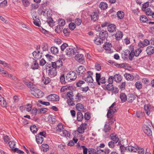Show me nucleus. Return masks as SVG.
Segmentation results:
<instances>
[{
    "mask_svg": "<svg viewBox=\"0 0 154 154\" xmlns=\"http://www.w3.org/2000/svg\"><path fill=\"white\" fill-rule=\"evenodd\" d=\"M146 51L148 55H152L154 53V48L151 46H148L146 48Z\"/></svg>",
    "mask_w": 154,
    "mask_h": 154,
    "instance_id": "18",
    "label": "nucleus"
},
{
    "mask_svg": "<svg viewBox=\"0 0 154 154\" xmlns=\"http://www.w3.org/2000/svg\"><path fill=\"white\" fill-rule=\"evenodd\" d=\"M117 15L119 18L122 19L124 17V13L122 11H119L117 12Z\"/></svg>",
    "mask_w": 154,
    "mask_h": 154,
    "instance_id": "41",
    "label": "nucleus"
},
{
    "mask_svg": "<svg viewBox=\"0 0 154 154\" xmlns=\"http://www.w3.org/2000/svg\"><path fill=\"white\" fill-rule=\"evenodd\" d=\"M135 86L137 89H140L142 88V84L140 82L137 81L135 83Z\"/></svg>",
    "mask_w": 154,
    "mask_h": 154,
    "instance_id": "59",
    "label": "nucleus"
},
{
    "mask_svg": "<svg viewBox=\"0 0 154 154\" xmlns=\"http://www.w3.org/2000/svg\"><path fill=\"white\" fill-rule=\"evenodd\" d=\"M130 47L131 48V49H134V47L133 46H131ZM131 51L129 54V60H132L133 59V57L134 56H135V52L133 50Z\"/></svg>",
    "mask_w": 154,
    "mask_h": 154,
    "instance_id": "26",
    "label": "nucleus"
},
{
    "mask_svg": "<svg viewBox=\"0 0 154 154\" xmlns=\"http://www.w3.org/2000/svg\"><path fill=\"white\" fill-rule=\"evenodd\" d=\"M51 53L54 54H56L59 52L58 48L55 46L52 47L51 48Z\"/></svg>",
    "mask_w": 154,
    "mask_h": 154,
    "instance_id": "31",
    "label": "nucleus"
},
{
    "mask_svg": "<svg viewBox=\"0 0 154 154\" xmlns=\"http://www.w3.org/2000/svg\"><path fill=\"white\" fill-rule=\"evenodd\" d=\"M48 111V109L45 108H42L38 110V113L40 114H43Z\"/></svg>",
    "mask_w": 154,
    "mask_h": 154,
    "instance_id": "56",
    "label": "nucleus"
},
{
    "mask_svg": "<svg viewBox=\"0 0 154 154\" xmlns=\"http://www.w3.org/2000/svg\"><path fill=\"white\" fill-rule=\"evenodd\" d=\"M30 130L33 133H36L38 131L37 128L35 125L31 126L30 127Z\"/></svg>",
    "mask_w": 154,
    "mask_h": 154,
    "instance_id": "46",
    "label": "nucleus"
},
{
    "mask_svg": "<svg viewBox=\"0 0 154 154\" xmlns=\"http://www.w3.org/2000/svg\"><path fill=\"white\" fill-rule=\"evenodd\" d=\"M60 135L63 136L69 137V133L66 130H63L61 132Z\"/></svg>",
    "mask_w": 154,
    "mask_h": 154,
    "instance_id": "43",
    "label": "nucleus"
},
{
    "mask_svg": "<svg viewBox=\"0 0 154 154\" xmlns=\"http://www.w3.org/2000/svg\"><path fill=\"white\" fill-rule=\"evenodd\" d=\"M24 108L27 111L29 112L31 110L32 106L31 105L27 104L24 106Z\"/></svg>",
    "mask_w": 154,
    "mask_h": 154,
    "instance_id": "55",
    "label": "nucleus"
},
{
    "mask_svg": "<svg viewBox=\"0 0 154 154\" xmlns=\"http://www.w3.org/2000/svg\"><path fill=\"white\" fill-rule=\"evenodd\" d=\"M136 98L135 96L132 94H129L127 100L128 102L131 103Z\"/></svg>",
    "mask_w": 154,
    "mask_h": 154,
    "instance_id": "27",
    "label": "nucleus"
},
{
    "mask_svg": "<svg viewBox=\"0 0 154 154\" xmlns=\"http://www.w3.org/2000/svg\"><path fill=\"white\" fill-rule=\"evenodd\" d=\"M62 62L61 60L59 59L57 61L51 63L52 67L56 69L59 68L62 65Z\"/></svg>",
    "mask_w": 154,
    "mask_h": 154,
    "instance_id": "11",
    "label": "nucleus"
},
{
    "mask_svg": "<svg viewBox=\"0 0 154 154\" xmlns=\"http://www.w3.org/2000/svg\"><path fill=\"white\" fill-rule=\"evenodd\" d=\"M76 107L77 109L79 111H84V106L80 103H77L76 105Z\"/></svg>",
    "mask_w": 154,
    "mask_h": 154,
    "instance_id": "32",
    "label": "nucleus"
},
{
    "mask_svg": "<svg viewBox=\"0 0 154 154\" xmlns=\"http://www.w3.org/2000/svg\"><path fill=\"white\" fill-rule=\"evenodd\" d=\"M34 57L37 59H39L41 58L42 56V53L40 51H34L33 53Z\"/></svg>",
    "mask_w": 154,
    "mask_h": 154,
    "instance_id": "15",
    "label": "nucleus"
},
{
    "mask_svg": "<svg viewBox=\"0 0 154 154\" xmlns=\"http://www.w3.org/2000/svg\"><path fill=\"white\" fill-rule=\"evenodd\" d=\"M107 36L108 33L106 31H101L99 34V37L102 38V40L104 39Z\"/></svg>",
    "mask_w": 154,
    "mask_h": 154,
    "instance_id": "25",
    "label": "nucleus"
},
{
    "mask_svg": "<svg viewBox=\"0 0 154 154\" xmlns=\"http://www.w3.org/2000/svg\"><path fill=\"white\" fill-rule=\"evenodd\" d=\"M104 89L108 90L109 91H111L113 90L114 87L112 84L109 83L107 85H105Z\"/></svg>",
    "mask_w": 154,
    "mask_h": 154,
    "instance_id": "30",
    "label": "nucleus"
},
{
    "mask_svg": "<svg viewBox=\"0 0 154 154\" xmlns=\"http://www.w3.org/2000/svg\"><path fill=\"white\" fill-rule=\"evenodd\" d=\"M39 67L38 63L35 60H34L31 66V68L33 69H37Z\"/></svg>",
    "mask_w": 154,
    "mask_h": 154,
    "instance_id": "28",
    "label": "nucleus"
},
{
    "mask_svg": "<svg viewBox=\"0 0 154 154\" xmlns=\"http://www.w3.org/2000/svg\"><path fill=\"white\" fill-rule=\"evenodd\" d=\"M96 151L93 149H89L88 151L89 154H96Z\"/></svg>",
    "mask_w": 154,
    "mask_h": 154,
    "instance_id": "64",
    "label": "nucleus"
},
{
    "mask_svg": "<svg viewBox=\"0 0 154 154\" xmlns=\"http://www.w3.org/2000/svg\"><path fill=\"white\" fill-rule=\"evenodd\" d=\"M103 40H101L100 38L98 37H95L94 40V42L95 44L97 45H100L101 44V43L103 42Z\"/></svg>",
    "mask_w": 154,
    "mask_h": 154,
    "instance_id": "37",
    "label": "nucleus"
},
{
    "mask_svg": "<svg viewBox=\"0 0 154 154\" xmlns=\"http://www.w3.org/2000/svg\"><path fill=\"white\" fill-rule=\"evenodd\" d=\"M133 147L136 150L134 151H132V152H136L137 151L138 154H144L145 153V150L143 148L138 147L137 146H133Z\"/></svg>",
    "mask_w": 154,
    "mask_h": 154,
    "instance_id": "16",
    "label": "nucleus"
},
{
    "mask_svg": "<svg viewBox=\"0 0 154 154\" xmlns=\"http://www.w3.org/2000/svg\"><path fill=\"white\" fill-rule=\"evenodd\" d=\"M46 22L51 27H52L54 26V22L52 18L51 17H48Z\"/></svg>",
    "mask_w": 154,
    "mask_h": 154,
    "instance_id": "36",
    "label": "nucleus"
},
{
    "mask_svg": "<svg viewBox=\"0 0 154 154\" xmlns=\"http://www.w3.org/2000/svg\"><path fill=\"white\" fill-rule=\"evenodd\" d=\"M42 48L43 51H48V44L46 43H43L42 46Z\"/></svg>",
    "mask_w": 154,
    "mask_h": 154,
    "instance_id": "45",
    "label": "nucleus"
},
{
    "mask_svg": "<svg viewBox=\"0 0 154 154\" xmlns=\"http://www.w3.org/2000/svg\"><path fill=\"white\" fill-rule=\"evenodd\" d=\"M140 21L142 23H145L148 20V18L145 15H142L140 18Z\"/></svg>",
    "mask_w": 154,
    "mask_h": 154,
    "instance_id": "49",
    "label": "nucleus"
},
{
    "mask_svg": "<svg viewBox=\"0 0 154 154\" xmlns=\"http://www.w3.org/2000/svg\"><path fill=\"white\" fill-rule=\"evenodd\" d=\"M8 144L9 146L12 150H15L16 151H17V150H18V149L15 148L16 143L14 141H10Z\"/></svg>",
    "mask_w": 154,
    "mask_h": 154,
    "instance_id": "20",
    "label": "nucleus"
},
{
    "mask_svg": "<svg viewBox=\"0 0 154 154\" xmlns=\"http://www.w3.org/2000/svg\"><path fill=\"white\" fill-rule=\"evenodd\" d=\"M74 99H68L67 101V103L69 106H73L75 105L74 102L75 100H74Z\"/></svg>",
    "mask_w": 154,
    "mask_h": 154,
    "instance_id": "40",
    "label": "nucleus"
},
{
    "mask_svg": "<svg viewBox=\"0 0 154 154\" xmlns=\"http://www.w3.org/2000/svg\"><path fill=\"white\" fill-rule=\"evenodd\" d=\"M96 80L98 85H100V84L105 83L106 82V80L105 78L104 77L100 78V74L96 73Z\"/></svg>",
    "mask_w": 154,
    "mask_h": 154,
    "instance_id": "5",
    "label": "nucleus"
},
{
    "mask_svg": "<svg viewBox=\"0 0 154 154\" xmlns=\"http://www.w3.org/2000/svg\"><path fill=\"white\" fill-rule=\"evenodd\" d=\"M51 82L50 79L48 77L44 78L43 79V82L45 85H47Z\"/></svg>",
    "mask_w": 154,
    "mask_h": 154,
    "instance_id": "53",
    "label": "nucleus"
},
{
    "mask_svg": "<svg viewBox=\"0 0 154 154\" xmlns=\"http://www.w3.org/2000/svg\"><path fill=\"white\" fill-rule=\"evenodd\" d=\"M85 81L87 82L92 83L93 82V79L92 77H86L85 78Z\"/></svg>",
    "mask_w": 154,
    "mask_h": 154,
    "instance_id": "63",
    "label": "nucleus"
},
{
    "mask_svg": "<svg viewBox=\"0 0 154 154\" xmlns=\"http://www.w3.org/2000/svg\"><path fill=\"white\" fill-rule=\"evenodd\" d=\"M150 127L146 126H143V130L144 132L149 136H150L152 135V131L150 129Z\"/></svg>",
    "mask_w": 154,
    "mask_h": 154,
    "instance_id": "14",
    "label": "nucleus"
},
{
    "mask_svg": "<svg viewBox=\"0 0 154 154\" xmlns=\"http://www.w3.org/2000/svg\"><path fill=\"white\" fill-rule=\"evenodd\" d=\"M47 98L48 100L52 101H57L59 100V96L54 94L49 95L48 96Z\"/></svg>",
    "mask_w": 154,
    "mask_h": 154,
    "instance_id": "10",
    "label": "nucleus"
},
{
    "mask_svg": "<svg viewBox=\"0 0 154 154\" xmlns=\"http://www.w3.org/2000/svg\"><path fill=\"white\" fill-rule=\"evenodd\" d=\"M107 29L109 32H113L116 31V26L114 24H110L108 26Z\"/></svg>",
    "mask_w": 154,
    "mask_h": 154,
    "instance_id": "22",
    "label": "nucleus"
},
{
    "mask_svg": "<svg viewBox=\"0 0 154 154\" xmlns=\"http://www.w3.org/2000/svg\"><path fill=\"white\" fill-rule=\"evenodd\" d=\"M83 116L81 112H79L77 114V120L79 121H81L83 119Z\"/></svg>",
    "mask_w": 154,
    "mask_h": 154,
    "instance_id": "38",
    "label": "nucleus"
},
{
    "mask_svg": "<svg viewBox=\"0 0 154 154\" xmlns=\"http://www.w3.org/2000/svg\"><path fill=\"white\" fill-rule=\"evenodd\" d=\"M83 96L80 93H77V94L75 95L74 97V100L76 102H80L82 98H83Z\"/></svg>",
    "mask_w": 154,
    "mask_h": 154,
    "instance_id": "17",
    "label": "nucleus"
},
{
    "mask_svg": "<svg viewBox=\"0 0 154 154\" xmlns=\"http://www.w3.org/2000/svg\"><path fill=\"white\" fill-rule=\"evenodd\" d=\"M57 131L61 132L63 129V126L62 123H59L56 127Z\"/></svg>",
    "mask_w": 154,
    "mask_h": 154,
    "instance_id": "42",
    "label": "nucleus"
},
{
    "mask_svg": "<svg viewBox=\"0 0 154 154\" xmlns=\"http://www.w3.org/2000/svg\"><path fill=\"white\" fill-rule=\"evenodd\" d=\"M46 133L44 132H40L39 134L36 136V140L37 143L39 144H41L43 141V138L45 137Z\"/></svg>",
    "mask_w": 154,
    "mask_h": 154,
    "instance_id": "3",
    "label": "nucleus"
},
{
    "mask_svg": "<svg viewBox=\"0 0 154 154\" xmlns=\"http://www.w3.org/2000/svg\"><path fill=\"white\" fill-rule=\"evenodd\" d=\"M22 2L23 6L25 7H28L30 4V0H22Z\"/></svg>",
    "mask_w": 154,
    "mask_h": 154,
    "instance_id": "48",
    "label": "nucleus"
},
{
    "mask_svg": "<svg viewBox=\"0 0 154 154\" xmlns=\"http://www.w3.org/2000/svg\"><path fill=\"white\" fill-rule=\"evenodd\" d=\"M91 19L92 20L95 21L98 19V14L97 12H94L92 13L91 15Z\"/></svg>",
    "mask_w": 154,
    "mask_h": 154,
    "instance_id": "33",
    "label": "nucleus"
},
{
    "mask_svg": "<svg viewBox=\"0 0 154 154\" xmlns=\"http://www.w3.org/2000/svg\"><path fill=\"white\" fill-rule=\"evenodd\" d=\"M144 109L146 114L147 115H149L150 114L152 109L151 106L148 105H145L144 106Z\"/></svg>",
    "mask_w": 154,
    "mask_h": 154,
    "instance_id": "19",
    "label": "nucleus"
},
{
    "mask_svg": "<svg viewBox=\"0 0 154 154\" xmlns=\"http://www.w3.org/2000/svg\"><path fill=\"white\" fill-rule=\"evenodd\" d=\"M63 26H61L57 25L55 29V31L57 33H60L63 29Z\"/></svg>",
    "mask_w": 154,
    "mask_h": 154,
    "instance_id": "52",
    "label": "nucleus"
},
{
    "mask_svg": "<svg viewBox=\"0 0 154 154\" xmlns=\"http://www.w3.org/2000/svg\"><path fill=\"white\" fill-rule=\"evenodd\" d=\"M112 45L111 43L109 42H106L104 45L103 48L106 50V52L108 53H111L113 51L111 50Z\"/></svg>",
    "mask_w": 154,
    "mask_h": 154,
    "instance_id": "9",
    "label": "nucleus"
},
{
    "mask_svg": "<svg viewBox=\"0 0 154 154\" xmlns=\"http://www.w3.org/2000/svg\"><path fill=\"white\" fill-rule=\"evenodd\" d=\"M122 32L121 31H118L115 35L116 40H119L123 36Z\"/></svg>",
    "mask_w": 154,
    "mask_h": 154,
    "instance_id": "23",
    "label": "nucleus"
},
{
    "mask_svg": "<svg viewBox=\"0 0 154 154\" xmlns=\"http://www.w3.org/2000/svg\"><path fill=\"white\" fill-rule=\"evenodd\" d=\"M86 70V69L83 66H80L78 67L77 69L76 70V72L78 75H82L84 74V73Z\"/></svg>",
    "mask_w": 154,
    "mask_h": 154,
    "instance_id": "12",
    "label": "nucleus"
},
{
    "mask_svg": "<svg viewBox=\"0 0 154 154\" xmlns=\"http://www.w3.org/2000/svg\"><path fill=\"white\" fill-rule=\"evenodd\" d=\"M113 78L114 81L116 82H119L122 80V77L119 74H116L114 75Z\"/></svg>",
    "mask_w": 154,
    "mask_h": 154,
    "instance_id": "29",
    "label": "nucleus"
},
{
    "mask_svg": "<svg viewBox=\"0 0 154 154\" xmlns=\"http://www.w3.org/2000/svg\"><path fill=\"white\" fill-rule=\"evenodd\" d=\"M124 76L128 80H132L134 79V77L133 75L128 73L125 74Z\"/></svg>",
    "mask_w": 154,
    "mask_h": 154,
    "instance_id": "35",
    "label": "nucleus"
},
{
    "mask_svg": "<svg viewBox=\"0 0 154 154\" xmlns=\"http://www.w3.org/2000/svg\"><path fill=\"white\" fill-rule=\"evenodd\" d=\"M65 21L63 19H60L58 20V25L63 26L65 24Z\"/></svg>",
    "mask_w": 154,
    "mask_h": 154,
    "instance_id": "54",
    "label": "nucleus"
},
{
    "mask_svg": "<svg viewBox=\"0 0 154 154\" xmlns=\"http://www.w3.org/2000/svg\"><path fill=\"white\" fill-rule=\"evenodd\" d=\"M69 29L72 30H73L75 29L76 27L75 24L74 23H71L69 24Z\"/></svg>",
    "mask_w": 154,
    "mask_h": 154,
    "instance_id": "60",
    "label": "nucleus"
},
{
    "mask_svg": "<svg viewBox=\"0 0 154 154\" xmlns=\"http://www.w3.org/2000/svg\"><path fill=\"white\" fill-rule=\"evenodd\" d=\"M60 82L62 84H64L66 83L64 74L61 75L60 77Z\"/></svg>",
    "mask_w": 154,
    "mask_h": 154,
    "instance_id": "51",
    "label": "nucleus"
},
{
    "mask_svg": "<svg viewBox=\"0 0 154 154\" xmlns=\"http://www.w3.org/2000/svg\"><path fill=\"white\" fill-rule=\"evenodd\" d=\"M116 103H114L109 107V109L108 110L107 114V118L113 117V114L116 112Z\"/></svg>",
    "mask_w": 154,
    "mask_h": 154,
    "instance_id": "1",
    "label": "nucleus"
},
{
    "mask_svg": "<svg viewBox=\"0 0 154 154\" xmlns=\"http://www.w3.org/2000/svg\"><path fill=\"white\" fill-rule=\"evenodd\" d=\"M33 23L36 26L40 27L41 24V22L38 17L35 19H33Z\"/></svg>",
    "mask_w": 154,
    "mask_h": 154,
    "instance_id": "24",
    "label": "nucleus"
},
{
    "mask_svg": "<svg viewBox=\"0 0 154 154\" xmlns=\"http://www.w3.org/2000/svg\"><path fill=\"white\" fill-rule=\"evenodd\" d=\"M63 32L65 36H68L69 35L70 30L68 29H64L63 30Z\"/></svg>",
    "mask_w": 154,
    "mask_h": 154,
    "instance_id": "58",
    "label": "nucleus"
},
{
    "mask_svg": "<svg viewBox=\"0 0 154 154\" xmlns=\"http://www.w3.org/2000/svg\"><path fill=\"white\" fill-rule=\"evenodd\" d=\"M143 126H146L149 127L152 126V122L149 120H147L145 122V124Z\"/></svg>",
    "mask_w": 154,
    "mask_h": 154,
    "instance_id": "50",
    "label": "nucleus"
},
{
    "mask_svg": "<svg viewBox=\"0 0 154 154\" xmlns=\"http://www.w3.org/2000/svg\"><path fill=\"white\" fill-rule=\"evenodd\" d=\"M76 53L75 57V60L78 61L79 63L82 64L84 61V57L83 55L81 54L78 53L77 51Z\"/></svg>",
    "mask_w": 154,
    "mask_h": 154,
    "instance_id": "6",
    "label": "nucleus"
},
{
    "mask_svg": "<svg viewBox=\"0 0 154 154\" xmlns=\"http://www.w3.org/2000/svg\"><path fill=\"white\" fill-rule=\"evenodd\" d=\"M76 78L75 72L74 71H70L67 74L66 79L68 82L72 81L75 80Z\"/></svg>",
    "mask_w": 154,
    "mask_h": 154,
    "instance_id": "2",
    "label": "nucleus"
},
{
    "mask_svg": "<svg viewBox=\"0 0 154 154\" xmlns=\"http://www.w3.org/2000/svg\"><path fill=\"white\" fill-rule=\"evenodd\" d=\"M120 97L121 100L124 102H125L127 100V96L126 94L123 93H121Z\"/></svg>",
    "mask_w": 154,
    "mask_h": 154,
    "instance_id": "39",
    "label": "nucleus"
},
{
    "mask_svg": "<svg viewBox=\"0 0 154 154\" xmlns=\"http://www.w3.org/2000/svg\"><path fill=\"white\" fill-rule=\"evenodd\" d=\"M77 50L75 48H68L66 50V54L68 57H71L76 53Z\"/></svg>",
    "mask_w": 154,
    "mask_h": 154,
    "instance_id": "7",
    "label": "nucleus"
},
{
    "mask_svg": "<svg viewBox=\"0 0 154 154\" xmlns=\"http://www.w3.org/2000/svg\"><path fill=\"white\" fill-rule=\"evenodd\" d=\"M146 14L149 16H151L152 15V10L149 8H147L146 9L144 10Z\"/></svg>",
    "mask_w": 154,
    "mask_h": 154,
    "instance_id": "44",
    "label": "nucleus"
},
{
    "mask_svg": "<svg viewBox=\"0 0 154 154\" xmlns=\"http://www.w3.org/2000/svg\"><path fill=\"white\" fill-rule=\"evenodd\" d=\"M67 97H68L69 99H74L73 94L72 92L71 91L68 92L67 93Z\"/></svg>",
    "mask_w": 154,
    "mask_h": 154,
    "instance_id": "61",
    "label": "nucleus"
},
{
    "mask_svg": "<svg viewBox=\"0 0 154 154\" xmlns=\"http://www.w3.org/2000/svg\"><path fill=\"white\" fill-rule=\"evenodd\" d=\"M142 50L140 48H138L136 49L134 51L135 54V56L137 57L139 56V54L142 52Z\"/></svg>",
    "mask_w": 154,
    "mask_h": 154,
    "instance_id": "62",
    "label": "nucleus"
},
{
    "mask_svg": "<svg viewBox=\"0 0 154 154\" xmlns=\"http://www.w3.org/2000/svg\"><path fill=\"white\" fill-rule=\"evenodd\" d=\"M49 146L47 144H43L42 145V149L44 152H46L48 150Z\"/></svg>",
    "mask_w": 154,
    "mask_h": 154,
    "instance_id": "47",
    "label": "nucleus"
},
{
    "mask_svg": "<svg viewBox=\"0 0 154 154\" xmlns=\"http://www.w3.org/2000/svg\"><path fill=\"white\" fill-rule=\"evenodd\" d=\"M111 139L115 142L116 143L119 140V138L118 136L115 134H111L110 135Z\"/></svg>",
    "mask_w": 154,
    "mask_h": 154,
    "instance_id": "21",
    "label": "nucleus"
},
{
    "mask_svg": "<svg viewBox=\"0 0 154 154\" xmlns=\"http://www.w3.org/2000/svg\"><path fill=\"white\" fill-rule=\"evenodd\" d=\"M99 7L101 10H105L107 8V5L105 2H101L99 5Z\"/></svg>",
    "mask_w": 154,
    "mask_h": 154,
    "instance_id": "34",
    "label": "nucleus"
},
{
    "mask_svg": "<svg viewBox=\"0 0 154 154\" xmlns=\"http://www.w3.org/2000/svg\"><path fill=\"white\" fill-rule=\"evenodd\" d=\"M0 105L3 107H6L7 106V103L4 99L0 102Z\"/></svg>",
    "mask_w": 154,
    "mask_h": 154,
    "instance_id": "57",
    "label": "nucleus"
},
{
    "mask_svg": "<svg viewBox=\"0 0 154 154\" xmlns=\"http://www.w3.org/2000/svg\"><path fill=\"white\" fill-rule=\"evenodd\" d=\"M120 149L122 152H125L126 151L127 152H131L134 151L136 150L133 147L132 145L127 146L125 147L123 145H121L120 147Z\"/></svg>",
    "mask_w": 154,
    "mask_h": 154,
    "instance_id": "4",
    "label": "nucleus"
},
{
    "mask_svg": "<svg viewBox=\"0 0 154 154\" xmlns=\"http://www.w3.org/2000/svg\"><path fill=\"white\" fill-rule=\"evenodd\" d=\"M32 90L35 92V93L33 94L36 97L39 98L42 97L44 96L43 93L40 90L36 88H34Z\"/></svg>",
    "mask_w": 154,
    "mask_h": 154,
    "instance_id": "8",
    "label": "nucleus"
},
{
    "mask_svg": "<svg viewBox=\"0 0 154 154\" xmlns=\"http://www.w3.org/2000/svg\"><path fill=\"white\" fill-rule=\"evenodd\" d=\"M48 75L51 77H53L55 76L57 74L56 69L53 68L48 70Z\"/></svg>",
    "mask_w": 154,
    "mask_h": 154,
    "instance_id": "13",
    "label": "nucleus"
}]
</instances>
